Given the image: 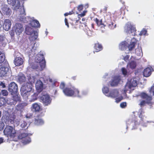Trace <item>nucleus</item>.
I'll use <instances>...</instances> for the list:
<instances>
[{
  "label": "nucleus",
  "instance_id": "nucleus-1",
  "mask_svg": "<svg viewBox=\"0 0 154 154\" xmlns=\"http://www.w3.org/2000/svg\"><path fill=\"white\" fill-rule=\"evenodd\" d=\"M144 114V112L143 109L141 108L140 109L138 112V115L139 116V118L140 119L139 121H135L134 122H132L131 120H129L126 122L127 124V127H128V125H130L131 126H133L134 124H141L142 125L146 127L147 126V124L149 122L147 120V117L144 116L143 115Z\"/></svg>",
  "mask_w": 154,
  "mask_h": 154
},
{
  "label": "nucleus",
  "instance_id": "nucleus-2",
  "mask_svg": "<svg viewBox=\"0 0 154 154\" xmlns=\"http://www.w3.org/2000/svg\"><path fill=\"white\" fill-rule=\"evenodd\" d=\"M35 63L32 65L33 69H38L40 70L43 69L45 66V62L43 54H41L36 55L35 58Z\"/></svg>",
  "mask_w": 154,
  "mask_h": 154
},
{
  "label": "nucleus",
  "instance_id": "nucleus-3",
  "mask_svg": "<svg viewBox=\"0 0 154 154\" xmlns=\"http://www.w3.org/2000/svg\"><path fill=\"white\" fill-rule=\"evenodd\" d=\"M27 84L23 85L20 89L21 94L25 100H27L32 90V85L30 84L26 81Z\"/></svg>",
  "mask_w": 154,
  "mask_h": 154
},
{
  "label": "nucleus",
  "instance_id": "nucleus-4",
  "mask_svg": "<svg viewBox=\"0 0 154 154\" xmlns=\"http://www.w3.org/2000/svg\"><path fill=\"white\" fill-rule=\"evenodd\" d=\"M64 94L68 96H75L81 97V96L79 94V91L74 87L68 86L63 90Z\"/></svg>",
  "mask_w": 154,
  "mask_h": 154
},
{
  "label": "nucleus",
  "instance_id": "nucleus-5",
  "mask_svg": "<svg viewBox=\"0 0 154 154\" xmlns=\"http://www.w3.org/2000/svg\"><path fill=\"white\" fill-rule=\"evenodd\" d=\"M26 34L30 36L29 37L31 40H35L38 36V32L34 30L33 29L29 26V25H26L25 29Z\"/></svg>",
  "mask_w": 154,
  "mask_h": 154
},
{
  "label": "nucleus",
  "instance_id": "nucleus-6",
  "mask_svg": "<svg viewBox=\"0 0 154 154\" xmlns=\"http://www.w3.org/2000/svg\"><path fill=\"white\" fill-rule=\"evenodd\" d=\"M138 81V79L136 78L128 80L125 86L124 91L126 92L129 89L133 90L134 88L137 85Z\"/></svg>",
  "mask_w": 154,
  "mask_h": 154
},
{
  "label": "nucleus",
  "instance_id": "nucleus-7",
  "mask_svg": "<svg viewBox=\"0 0 154 154\" xmlns=\"http://www.w3.org/2000/svg\"><path fill=\"white\" fill-rule=\"evenodd\" d=\"M106 96L112 98H115L116 102L117 103L120 102L123 99L122 96L119 94L118 90L117 89L111 91L109 92V94L106 95Z\"/></svg>",
  "mask_w": 154,
  "mask_h": 154
},
{
  "label": "nucleus",
  "instance_id": "nucleus-8",
  "mask_svg": "<svg viewBox=\"0 0 154 154\" xmlns=\"http://www.w3.org/2000/svg\"><path fill=\"white\" fill-rule=\"evenodd\" d=\"M16 11L20 13V14L17 17V21L23 22L24 23H28V19H27L28 18H29V17H25V10L22 7H21L20 9Z\"/></svg>",
  "mask_w": 154,
  "mask_h": 154
},
{
  "label": "nucleus",
  "instance_id": "nucleus-9",
  "mask_svg": "<svg viewBox=\"0 0 154 154\" xmlns=\"http://www.w3.org/2000/svg\"><path fill=\"white\" fill-rule=\"evenodd\" d=\"M5 135L8 137L13 138L15 137L16 135L15 130L12 126H7L4 131Z\"/></svg>",
  "mask_w": 154,
  "mask_h": 154
},
{
  "label": "nucleus",
  "instance_id": "nucleus-10",
  "mask_svg": "<svg viewBox=\"0 0 154 154\" xmlns=\"http://www.w3.org/2000/svg\"><path fill=\"white\" fill-rule=\"evenodd\" d=\"M140 96L142 98L145 100H143L140 102L139 105L141 107L144 106L146 103L152 104L151 100L152 98L151 96L148 95L146 94L143 92L141 93Z\"/></svg>",
  "mask_w": 154,
  "mask_h": 154
},
{
  "label": "nucleus",
  "instance_id": "nucleus-11",
  "mask_svg": "<svg viewBox=\"0 0 154 154\" xmlns=\"http://www.w3.org/2000/svg\"><path fill=\"white\" fill-rule=\"evenodd\" d=\"M125 31L127 33L131 34L132 35H135V28L134 26L130 23H128L124 27Z\"/></svg>",
  "mask_w": 154,
  "mask_h": 154
},
{
  "label": "nucleus",
  "instance_id": "nucleus-12",
  "mask_svg": "<svg viewBox=\"0 0 154 154\" xmlns=\"http://www.w3.org/2000/svg\"><path fill=\"white\" fill-rule=\"evenodd\" d=\"M7 1L8 4L14 7V10L17 11L22 7L19 0H7Z\"/></svg>",
  "mask_w": 154,
  "mask_h": 154
},
{
  "label": "nucleus",
  "instance_id": "nucleus-13",
  "mask_svg": "<svg viewBox=\"0 0 154 154\" xmlns=\"http://www.w3.org/2000/svg\"><path fill=\"white\" fill-rule=\"evenodd\" d=\"M20 139H22V142L24 144L29 143L31 142V139L28 136V134L26 133L20 134L18 136Z\"/></svg>",
  "mask_w": 154,
  "mask_h": 154
},
{
  "label": "nucleus",
  "instance_id": "nucleus-14",
  "mask_svg": "<svg viewBox=\"0 0 154 154\" xmlns=\"http://www.w3.org/2000/svg\"><path fill=\"white\" fill-rule=\"evenodd\" d=\"M106 22L108 26L111 29H113L116 27V24L114 22L111 20V17L109 15H106L105 16Z\"/></svg>",
  "mask_w": 154,
  "mask_h": 154
},
{
  "label": "nucleus",
  "instance_id": "nucleus-15",
  "mask_svg": "<svg viewBox=\"0 0 154 154\" xmlns=\"http://www.w3.org/2000/svg\"><path fill=\"white\" fill-rule=\"evenodd\" d=\"M14 30L16 34L19 35L22 33L24 29L22 24L20 23H16L14 27Z\"/></svg>",
  "mask_w": 154,
  "mask_h": 154
},
{
  "label": "nucleus",
  "instance_id": "nucleus-16",
  "mask_svg": "<svg viewBox=\"0 0 154 154\" xmlns=\"http://www.w3.org/2000/svg\"><path fill=\"white\" fill-rule=\"evenodd\" d=\"M41 99L44 105L45 106L50 105L51 103V99L48 94L43 95L41 97Z\"/></svg>",
  "mask_w": 154,
  "mask_h": 154
},
{
  "label": "nucleus",
  "instance_id": "nucleus-17",
  "mask_svg": "<svg viewBox=\"0 0 154 154\" xmlns=\"http://www.w3.org/2000/svg\"><path fill=\"white\" fill-rule=\"evenodd\" d=\"M28 22H29V25H30L32 27L39 28L40 24L38 21L35 20L33 17L28 18Z\"/></svg>",
  "mask_w": 154,
  "mask_h": 154
},
{
  "label": "nucleus",
  "instance_id": "nucleus-18",
  "mask_svg": "<svg viewBox=\"0 0 154 154\" xmlns=\"http://www.w3.org/2000/svg\"><path fill=\"white\" fill-rule=\"evenodd\" d=\"M1 10V12L3 15L9 16L11 13V10L6 5H2Z\"/></svg>",
  "mask_w": 154,
  "mask_h": 154
},
{
  "label": "nucleus",
  "instance_id": "nucleus-19",
  "mask_svg": "<svg viewBox=\"0 0 154 154\" xmlns=\"http://www.w3.org/2000/svg\"><path fill=\"white\" fill-rule=\"evenodd\" d=\"M10 70L7 67L2 66L0 67V76H7L10 73Z\"/></svg>",
  "mask_w": 154,
  "mask_h": 154
},
{
  "label": "nucleus",
  "instance_id": "nucleus-20",
  "mask_svg": "<svg viewBox=\"0 0 154 154\" xmlns=\"http://www.w3.org/2000/svg\"><path fill=\"white\" fill-rule=\"evenodd\" d=\"M17 86L14 82H11L9 85L8 90L12 95L17 91Z\"/></svg>",
  "mask_w": 154,
  "mask_h": 154
},
{
  "label": "nucleus",
  "instance_id": "nucleus-21",
  "mask_svg": "<svg viewBox=\"0 0 154 154\" xmlns=\"http://www.w3.org/2000/svg\"><path fill=\"white\" fill-rule=\"evenodd\" d=\"M11 22L9 19H5L3 25V29L6 31H8L11 28Z\"/></svg>",
  "mask_w": 154,
  "mask_h": 154
},
{
  "label": "nucleus",
  "instance_id": "nucleus-22",
  "mask_svg": "<svg viewBox=\"0 0 154 154\" xmlns=\"http://www.w3.org/2000/svg\"><path fill=\"white\" fill-rule=\"evenodd\" d=\"M121 79L120 76H115L113 79L112 81L109 82L112 86H116L119 83Z\"/></svg>",
  "mask_w": 154,
  "mask_h": 154
},
{
  "label": "nucleus",
  "instance_id": "nucleus-23",
  "mask_svg": "<svg viewBox=\"0 0 154 154\" xmlns=\"http://www.w3.org/2000/svg\"><path fill=\"white\" fill-rule=\"evenodd\" d=\"M43 79V78H41L40 80H37L35 84V87L36 89L38 92H40L42 89L43 84L41 80Z\"/></svg>",
  "mask_w": 154,
  "mask_h": 154
},
{
  "label": "nucleus",
  "instance_id": "nucleus-24",
  "mask_svg": "<svg viewBox=\"0 0 154 154\" xmlns=\"http://www.w3.org/2000/svg\"><path fill=\"white\" fill-rule=\"evenodd\" d=\"M152 71H153V70L151 67H148L144 69L143 75L146 77H149L151 75Z\"/></svg>",
  "mask_w": 154,
  "mask_h": 154
},
{
  "label": "nucleus",
  "instance_id": "nucleus-25",
  "mask_svg": "<svg viewBox=\"0 0 154 154\" xmlns=\"http://www.w3.org/2000/svg\"><path fill=\"white\" fill-rule=\"evenodd\" d=\"M129 45L128 46V50L130 51L134 48L135 44L136 42V40L134 38H133L131 40L128 41Z\"/></svg>",
  "mask_w": 154,
  "mask_h": 154
},
{
  "label": "nucleus",
  "instance_id": "nucleus-26",
  "mask_svg": "<svg viewBox=\"0 0 154 154\" xmlns=\"http://www.w3.org/2000/svg\"><path fill=\"white\" fill-rule=\"evenodd\" d=\"M23 62V59L20 57H15L14 60V63L16 66H20L22 65Z\"/></svg>",
  "mask_w": 154,
  "mask_h": 154
},
{
  "label": "nucleus",
  "instance_id": "nucleus-27",
  "mask_svg": "<svg viewBox=\"0 0 154 154\" xmlns=\"http://www.w3.org/2000/svg\"><path fill=\"white\" fill-rule=\"evenodd\" d=\"M129 45V41H125L122 42L119 45V49L121 50H125L127 48H128V46Z\"/></svg>",
  "mask_w": 154,
  "mask_h": 154
},
{
  "label": "nucleus",
  "instance_id": "nucleus-28",
  "mask_svg": "<svg viewBox=\"0 0 154 154\" xmlns=\"http://www.w3.org/2000/svg\"><path fill=\"white\" fill-rule=\"evenodd\" d=\"M38 76L37 75H35L34 76L32 75H30L27 76V79L28 80V83H29L30 84H31L35 82L36 78Z\"/></svg>",
  "mask_w": 154,
  "mask_h": 154
},
{
  "label": "nucleus",
  "instance_id": "nucleus-29",
  "mask_svg": "<svg viewBox=\"0 0 154 154\" xmlns=\"http://www.w3.org/2000/svg\"><path fill=\"white\" fill-rule=\"evenodd\" d=\"M136 66V63L134 61H132L129 63L127 65V68L129 71L135 68Z\"/></svg>",
  "mask_w": 154,
  "mask_h": 154
},
{
  "label": "nucleus",
  "instance_id": "nucleus-30",
  "mask_svg": "<svg viewBox=\"0 0 154 154\" xmlns=\"http://www.w3.org/2000/svg\"><path fill=\"white\" fill-rule=\"evenodd\" d=\"M7 40L4 35H0V42L2 45L4 46L7 43Z\"/></svg>",
  "mask_w": 154,
  "mask_h": 154
},
{
  "label": "nucleus",
  "instance_id": "nucleus-31",
  "mask_svg": "<svg viewBox=\"0 0 154 154\" xmlns=\"http://www.w3.org/2000/svg\"><path fill=\"white\" fill-rule=\"evenodd\" d=\"M32 110L35 112H38L40 110L41 108L40 105L37 103H33L32 106Z\"/></svg>",
  "mask_w": 154,
  "mask_h": 154
},
{
  "label": "nucleus",
  "instance_id": "nucleus-32",
  "mask_svg": "<svg viewBox=\"0 0 154 154\" xmlns=\"http://www.w3.org/2000/svg\"><path fill=\"white\" fill-rule=\"evenodd\" d=\"M29 99V101L33 102L36 99V97L35 94L33 92V91L30 93V94L28 97V99Z\"/></svg>",
  "mask_w": 154,
  "mask_h": 154
},
{
  "label": "nucleus",
  "instance_id": "nucleus-33",
  "mask_svg": "<svg viewBox=\"0 0 154 154\" xmlns=\"http://www.w3.org/2000/svg\"><path fill=\"white\" fill-rule=\"evenodd\" d=\"M44 121L42 119L38 118L35 119L34 123L36 125H42L44 124Z\"/></svg>",
  "mask_w": 154,
  "mask_h": 154
},
{
  "label": "nucleus",
  "instance_id": "nucleus-34",
  "mask_svg": "<svg viewBox=\"0 0 154 154\" xmlns=\"http://www.w3.org/2000/svg\"><path fill=\"white\" fill-rule=\"evenodd\" d=\"M94 48L96 52H98L102 49V46L98 43L95 44Z\"/></svg>",
  "mask_w": 154,
  "mask_h": 154
},
{
  "label": "nucleus",
  "instance_id": "nucleus-35",
  "mask_svg": "<svg viewBox=\"0 0 154 154\" xmlns=\"http://www.w3.org/2000/svg\"><path fill=\"white\" fill-rule=\"evenodd\" d=\"M134 53L138 56H142V52L141 48L138 46L137 48L135 49Z\"/></svg>",
  "mask_w": 154,
  "mask_h": 154
},
{
  "label": "nucleus",
  "instance_id": "nucleus-36",
  "mask_svg": "<svg viewBox=\"0 0 154 154\" xmlns=\"http://www.w3.org/2000/svg\"><path fill=\"white\" fill-rule=\"evenodd\" d=\"M18 79L20 82H23L26 81L25 76L22 74L20 73L18 76Z\"/></svg>",
  "mask_w": 154,
  "mask_h": 154
},
{
  "label": "nucleus",
  "instance_id": "nucleus-37",
  "mask_svg": "<svg viewBox=\"0 0 154 154\" xmlns=\"http://www.w3.org/2000/svg\"><path fill=\"white\" fill-rule=\"evenodd\" d=\"M95 21L97 25L101 27H103L105 26V24L103 23L102 20L99 21L97 18H96L95 19Z\"/></svg>",
  "mask_w": 154,
  "mask_h": 154
},
{
  "label": "nucleus",
  "instance_id": "nucleus-38",
  "mask_svg": "<svg viewBox=\"0 0 154 154\" xmlns=\"http://www.w3.org/2000/svg\"><path fill=\"white\" fill-rule=\"evenodd\" d=\"M103 93L106 96L107 94H109V88L106 86H103V88L102 89Z\"/></svg>",
  "mask_w": 154,
  "mask_h": 154
},
{
  "label": "nucleus",
  "instance_id": "nucleus-39",
  "mask_svg": "<svg viewBox=\"0 0 154 154\" xmlns=\"http://www.w3.org/2000/svg\"><path fill=\"white\" fill-rule=\"evenodd\" d=\"M12 98L14 100L12 101L13 102H12V103H13L14 104H16L17 102L19 101L20 100V97L17 95L13 96Z\"/></svg>",
  "mask_w": 154,
  "mask_h": 154
},
{
  "label": "nucleus",
  "instance_id": "nucleus-40",
  "mask_svg": "<svg viewBox=\"0 0 154 154\" xmlns=\"http://www.w3.org/2000/svg\"><path fill=\"white\" fill-rule=\"evenodd\" d=\"M44 77H44L43 78L44 79V80L45 82H46V81H49V82L52 84H54V82L53 81L52 79L50 78L48 76L47 77L45 76Z\"/></svg>",
  "mask_w": 154,
  "mask_h": 154
},
{
  "label": "nucleus",
  "instance_id": "nucleus-41",
  "mask_svg": "<svg viewBox=\"0 0 154 154\" xmlns=\"http://www.w3.org/2000/svg\"><path fill=\"white\" fill-rule=\"evenodd\" d=\"M5 56L4 53L0 51V63H2L5 60Z\"/></svg>",
  "mask_w": 154,
  "mask_h": 154
},
{
  "label": "nucleus",
  "instance_id": "nucleus-42",
  "mask_svg": "<svg viewBox=\"0 0 154 154\" xmlns=\"http://www.w3.org/2000/svg\"><path fill=\"white\" fill-rule=\"evenodd\" d=\"M121 71L122 74L124 75H126L128 74V73L130 71L128 70H128L125 68H122L121 69Z\"/></svg>",
  "mask_w": 154,
  "mask_h": 154
},
{
  "label": "nucleus",
  "instance_id": "nucleus-43",
  "mask_svg": "<svg viewBox=\"0 0 154 154\" xmlns=\"http://www.w3.org/2000/svg\"><path fill=\"white\" fill-rule=\"evenodd\" d=\"M6 102V100L5 98L0 97V106H3Z\"/></svg>",
  "mask_w": 154,
  "mask_h": 154
},
{
  "label": "nucleus",
  "instance_id": "nucleus-44",
  "mask_svg": "<svg viewBox=\"0 0 154 154\" xmlns=\"http://www.w3.org/2000/svg\"><path fill=\"white\" fill-rule=\"evenodd\" d=\"M147 33V30L145 29H143L140 32L139 34V35H146Z\"/></svg>",
  "mask_w": 154,
  "mask_h": 154
},
{
  "label": "nucleus",
  "instance_id": "nucleus-45",
  "mask_svg": "<svg viewBox=\"0 0 154 154\" xmlns=\"http://www.w3.org/2000/svg\"><path fill=\"white\" fill-rule=\"evenodd\" d=\"M149 92L151 96H154V86L151 87Z\"/></svg>",
  "mask_w": 154,
  "mask_h": 154
},
{
  "label": "nucleus",
  "instance_id": "nucleus-46",
  "mask_svg": "<svg viewBox=\"0 0 154 154\" xmlns=\"http://www.w3.org/2000/svg\"><path fill=\"white\" fill-rule=\"evenodd\" d=\"M2 94L4 96H7L8 94V91L6 90H3L2 91Z\"/></svg>",
  "mask_w": 154,
  "mask_h": 154
},
{
  "label": "nucleus",
  "instance_id": "nucleus-47",
  "mask_svg": "<svg viewBox=\"0 0 154 154\" xmlns=\"http://www.w3.org/2000/svg\"><path fill=\"white\" fill-rule=\"evenodd\" d=\"M14 100L13 98L11 99H9L7 100V103L8 104L10 105H15V104H14L13 103H12V102H13L12 101Z\"/></svg>",
  "mask_w": 154,
  "mask_h": 154
},
{
  "label": "nucleus",
  "instance_id": "nucleus-48",
  "mask_svg": "<svg viewBox=\"0 0 154 154\" xmlns=\"http://www.w3.org/2000/svg\"><path fill=\"white\" fill-rule=\"evenodd\" d=\"M22 123L21 124V127L22 128H24L26 126L27 124L25 121H23L21 122Z\"/></svg>",
  "mask_w": 154,
  "mask_h": 154
},
{
  "label": "nucleus",
  "instance_id": "nucleus-49",
  "mask_svg": "<svg viewBox=\"0 0 154 154\" xmlns=\"http://www.w3.org/2000/svg\"><path fill=\"white\" fill-rule=\"evenodd\" d=\"M120 107L122 108H124L126 106V102H123L120 104Z\"/></svg>",
  "mask_w": 154,
  "mask_h": 154
},
{
  "label": "nucleus",
  "instance_id": "nucleus-50",
  "mask_svg": "<svg viewBox=\"0 0 154 154\" xmlns=\"http://www.w3.org/2000/svg\"><path fill=\"white\" fill-rule=\"evenodd\" d=\"M87 11H84L82 13H81L80 14H79V16L81 17H82L84 16L86 13H87Z\"/></svg>",
  "mask_w": 154,
  "mask_h": 154
},
{
  "label": "nucleus",
  "instance_id": "nucleus-51",
  "mask_svg": "<svg viewBox=\"0 0 154 154\" xmlns=\"http://www.w3.org/2000/svg\"><path fill=\"white\" fill-rule=\"evenodd\" d=\"M65 85L64 83L61 82L60 84V87L61 89H62L63 90V89H64V88L65 87Z\"/></svg>",
  "mask_w": 154,
  "mask_h": 154
},
{
  "label": "nucleus",
  "instance_id": "nucleus-52",
  "mask_svg": "<svg viewBox=\"0 0 154 154\" xmlns=\"http://www.w3.org/2000/svg\"><path fill=\"white\" fill-rule=\"evenodd\" d=\"M83 5H79L78 7V9L79 11H82L83 9Z\"/></svg>",
  "mask_w": 154,
  "mask_h": 154
},
{
  "label": "nucleus",
  "instance_id": "nucleus-53",
  "mask_svg": "<svg viewBox=\"0 0 154 154\" xmlns=\"http://www.w3.org/2000/svg\"><path fill=\"white\" fill-rule=\"evenodd\" d=\"M4 125L3 123L0 122V131L2 130L4 128Z\"/></svg>",
  "mask_w": 154,
  "mask_h": 154
},
{
  "label": "nucleus",
  "instance_id": "nucleus-54",
  "mask_svg": "<svg viewBox=\"0 0 154 154\" xmlns=\"http://www.w3.org/2000/svg\"><path fill=\"white\" fill-rule=\"evenodd\" d=\"M129 57V56L127 55L125 56L124 57V59L125 61H127L128 60Z\"/></svg>",
  "mask_w": 154,
  "mask_h": 154
},
{
  "label": "nucleus",
  "instance_id": "nucleus-55",
  "mask_svg": "<svg viewBox=\"0 0 154 154\" xmlns=\"http://www.w3.org/2000/svg\"><path fill=\"white\" fill-rule=\"evenodd\" d=\"M0 86H1L2 88H5V83L2 82H0Z\"/></svg>",
  "mask_w": 154,
  "mask_h": 154
},
{
  "label": "nucleus",
  "instance_id": "nucleus-56",
  "mask_svg": "<svg viewBox=\"0 0 154 154\" xmlns=\"http://www.w3.org/2000/svg\"><path fill=\"white\" fill-rule=\"evenodd\" d=\"M65 23L66 25L67 26V27L68 28L69 27V24L67 22V20L66 18H65Z\"/></svg>",
  "mask_w": 154,
  "mask_h": 154
},
{
  "label": "nucleus",
  "instance_id": "nucleus-57",
  "mask_svg": "<svg viewBox=\"0 0 154 154\" xmlns=\"http://www.w3.org/2000/svg\"><path fill=\"white\" fill-rule=\"evenodd\" d=\"M72 14V13L70 12H69V13H66L64 14V15L65 16H68V15H70V14Z\"/></svg>",
  "mask_w": 154,
  "mask_h": 154
},
{
  "label": "nucleus",
  "instance_id": "nucleus-58",
  "mask_svg": "<svg viewBox=\"0 0 154 154\" xmlns=\"http://www.w3.org/2000/svg\"><path fill=\"white\" fill-rule=\"evenodd\" d=\"M87 92L86 91H83L82 94L83 95H85L87 94Z\"/></svg>",
  "mask_w": 154,
  "mask_h": 154
},
{
  "label": "nucleus",
  "instance_id": "nucleus-59",
  "mask_svg": "<svg viewBox=\"0 0 154 154\" xmlns=\"http://www.w3.org/2000/svg\"><path fill=\"white\" fill-rule=\"evenodd\" d=\"M3 139L2 137H0V144L2 143L3 142Z\"/></svg>",
  "mask_w": 154,
  "mask_h": 154
},
{
  "label": "nucleus",
  "instance_id": "nucleus-60",
  "mask_svg": "<svg viewBox=\"0 0 154 154\" xmlns=\"http://www.w3.org/2000/svg\"><path fill=\"white\" fill-rule=\"evenodd\" d=\"M48 33V32L47 31V29L46 30V31L45 32V34H46V36H47Z\"/></svg>",
  "mask_w": 154,
  "mask_h": 154
},
{
  "label": "nucleus",
  "instance_id": "nucleus-61",
  "mask_svg": "<svg viewBox=\"0 0 154 154\" xmlns=\"http://www.w3.org/2000/svg\"><path fill=\"white\" fill-rule=\"evenodd\" d=\"M32 49L31 50V51L32 52L33 51V50H35V49H34V47H32Z\"/></svg>",
  "mask_w": 154,
  "mask_h": 154
},
{
  "label": "nucleus",
  "instance_id": "nucleus-62",
  "mask_svg": "<svg viewBox=\"0 0 154 154\" xmlns=\"http://www.w3.org/2000/svg\"><path fill=\"white\" fill-rule=\"evenodd\" d=\"M2 22V21L1 20H0V28H1L2 27L1 23Z\"/></svg>",
  "mask_w": 154,
  "mask_h": 154
},
{
  "label": "nucleus",
  "instance_id": "nucleus-63",
  "mask_svg": "<svg viewBox=\"0 0 154 154\" xmlns=\"http://www.w3.org/2000/svg\"><path fill=\"white\" fill-rule=\"evenodd\" d=\"M15 118V116H14V117H13V119H11V120H12V121H13V120H14V119Z\"/></svg>",
  "mask_w": 154,
  "mask_h": 154
},
{
  "label": "nucleus",
  "instance_id": "nucleus-64",
  "mask_svg": "<svg viewBox=\"0 0 154 154\" xmlns=\"http://www.w3.org/2000/svg\"><path fill=\"white\" fill-rule=\"evenodd\" d=\"M26 118H29V117H28L27 116V115H26Z\"/></svg>",
  "mask_w": 154,
  "mask_h": 154
}]
</instances>
